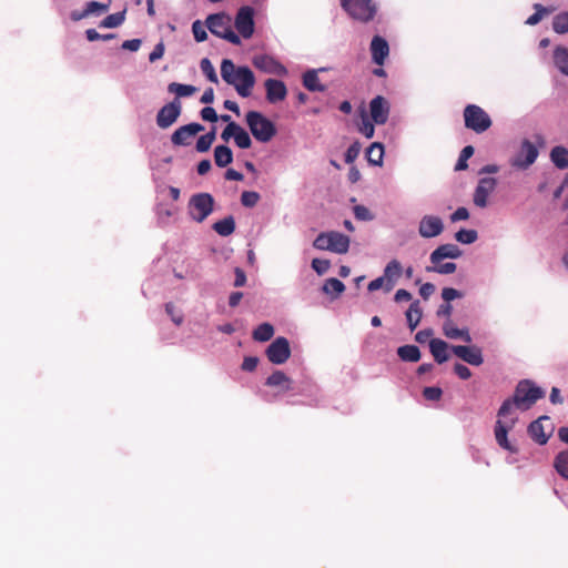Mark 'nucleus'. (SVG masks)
<instances>
[{
  "instance_id": "nucleus-1",
  "label": "nucleus",
  "mask_w": 568,
  "mask_h": 568,
  "mask_svg": "<svg viewBox=\"0 0 568 568\" xmlns=\"http://www.w3.org/2000/svg\"><path fill=\"white\" fill-rule=\"evenodd\" d=\"M516 409H519L518 404L511 397L505 399L498 409V419L494 428V435L498 446L513 454L518 452V447L508 439V432L511 430L518 422Z\"/></svg>"
},
{
  "instance_id": "nucleus-2",
  "label": "nucleus",
  "mask_w": 568,
  "mask_h": 568,
  "mask_svg": "<svg viewBox=\"0 0 568 568\" xmlns=\"http://www.w3.org/2000/svg\"><path fill=\"white\" fill-rule=\"evenodd\" d=\"M221 77L229 85L234 87L237 94L242 98H248L255 85V75L246 67H235L232 60L223 59L221 63Z\"/></svg>"
},
{
  "instance_id": "nucleus-3",
  "label": "nucleus",
  "mask_w": 568,
  "mask_h": 568,
  "mask_svg": "<svg viewBox=\"0 0 568 568\" xmlns=\"http://www.w3.org/2000/svg\"><path fill=\"white\" fill-rule=\"evenodd\" d=\"M245 121L254 139L261 143L270 142L276 134L275 124L258 111H248Z\"/></svg>"
},
{
  "instance_id": "nucleus-4",
  "label": "nucleus",
  "mask_w": 568,
  "mask_h": 568,
  "mask_svg": "<svg viewBox=\"0 0 568 568\" xmlns=\"http://www.w3.org/2000/svg\"><path fill=\"white\" fill-rule=\"evenodd\" d=\"M545 396V390L530 379L520 381L514 392L513 399L521 410L529 409L538 399Z\"/></svg>"
},
{
  "instance_id": "nucleus-5",
  "label": "nucleus",
  "mask_w": 568,
  "mask_h": 568,
  "mask_svg": "<svg viewBox=\"0 0 568 568\" xmlns=\"http://www.w3.org/2000/svg\"><path fill=\"white\" fill-rule=\"evenodd\" d=\"M351 240L347 235L331 231L320 233L313 242V246L320 251H329L336 254H345L349 248Z\"/></svg>"
},
{
  "instance_id": "nucleus-6",
  "label": "nucleus",
  "mask_w": 568,
  "mask_h": 568,
  "mask_svg": "<svg viewBox=\"0 0 568 568\" xmlns=\"http://www.w3.org/2000/svg\"><path fill=\"white\" fill-rule=\"evenodd\" d=\"M213 209L214 199L210 193H196L189 200L187 213L197 223H202L213 212Z\"/></svg>"
},
{
  "instance_id": "nucleus-7",
  "label": "nucleus",
  "mask_w": 568,
  "mask_h": 568,
  "mask_svg": "<svg viewBox=\"0 0 568 568\" xmlns=\"http://www.w3.org/2000/svg\"><path fill=\"white\" fill-rule=\"evenodd\" d=\"M341 6L353 19L362 22L372 21L377 12L372 0H341Z\"/></svg>"
},
{
  "instance_id": "nucleus-8",
  "label": "nucleus",
  "mask_w": 568,
  "mask_h": 568,
  "mask_svg": "<svg viewBox=\"0 0 568 568\" xmlns=\"http://www.w3.org/2000/svg\"><path fill=\"white\" fill-rule=\"evenodd\" d=\"M465 126L476 133H483L491 126L489 114L479 105L468 104L464 109Z\"/></svg>"
},
{
  "instance_id": "nucleus-9",
  "label": "nucleus",
  "mask_w": 568,
  "mask_h": 568,
  "mask_svg": "<svg viewBox=\"0 0 568 568\" xmlns=\"http://www.w3.org/2000/svg\"><path fill=\"white\" fill-rule=\"evenodd\" d=\"M539 155L538 148L528 139H524L520 143L519 150L510 159V165L517 170L529 169Z\"/></svg>"
},
{
  "instance_id": "nucleus-10",
  "label": "nucleus",
  "mask_w": 568,
  "mask_h": 568,
  "mask_svg": "<svg viewBox=\"0 0 568 568\" xmlns=\"http://www.w3.org/2000/svg\"><path fill=\"white\" fill-rule=\"evenodd\" d=\"M182 112V103L180 99L174 98L171 102L164 104L156 114L155 121L156 125L162 129H169L172 126L178 119L180 118Z\"/></svg>"
},
{
  "instance_id": "nucleus-11",
  "label": "nucleus",
  "mask_w": 568,
  "mask_h": 568,
  "mask_svg": "<svg viewBox=\"0 0 568 568\" xmlns=\"http://www.w3.org/2000/svg\"><path fill=\"white\" fill-rule=\"evenodd\" d=\"M267 359L275 365L284 364L291 356V346L286 337H276L265 351Z\"/></svg>"
},
{
  "instance_id": "nucleus-12",
  "label": "nucleus",
  "mask_w": 568,
  "mask_h": 568,
  "mask_svg": "<svg viewBox=\"0 0 568 568\" xmlns=\"http://www.w3.org/2000/svg\"><path fill=\"white\" fill-rule=\"evenodd\" d=\"M110 9V1L106 3L99 1H88L82 9H75L70 12V19L74 22L88 19L98 18L106 13Z\"/></svg>"
},
{
  "instance_id": "nucleus-13",
  "label": "nucleus",
  "mask_w": 568,
  "mask_h": 568,
  "mask_svg": "<svg viewBox=\"0 0 568 568\" xmlns=\"http://www.w3.org/2000/svg\"><path fill=\"white\" fill-rule=\"evenodd\" d=\"M234 26L244 39H250L254 33V9L250 6L241 7L235 16Z\"/></svg>"
},
{
  "instance_id": "nucleus-14",
  "label": "nucleus",
  "mask_w": 568,
  "mask_h": 568,
  "mask_svg": "<svg viewBox=\"0 0 568 568\" xmlns=\"http://www.w3.org/2000/svg\"><path fill=\"white\" fill-rule=\"evenodd\" d=\"M253 65L264 73L274 74L278 77H286L288 73L287 68L275 58L267 54H260L253 58Z\"/></svg>"
},
{
  "instance_id": "nucleus-15",
  "label": "nucleus",
  "mask_w": 568,
  "mask_h": 568,
  "mask_svg": "<svg viewBox=\"0 0 568 568\" xmlns=\"http://www.w3.org/2000/svg\"><path fill=\"white\" fill-rule=\"evenodd\" d=\"M390 113V104L383 95H376L369 102L371 120L377 124L383 125L387 122Z\"/></svg>"
},
{
  "instance_id": "nucleus-16",
  "label": "nucleus",
  "mask_w": 568,
  "mask_h": 568,
  "mask_svg": "<svg viewBox=\"0 0 568 568\" xmlns=\"http://www.w3.org/2000/svg\"><path fill=\"white\" fill-rule=\"evenodd\" d=\"M497 180L495 178L479 179L474 192L473 201L477 207L485 209L488 205V197L495 191Z\"/></svg>"
},
{
  "instance_id": "nucleus-17",
  "label": "nucleus",
  "mask_w": 568,
  "mask_h": 568,
  "mask_svg": "<svg viewBox=\"0 0 568 568\" xmlns=\"http://www.w3.org/2000/svg\"><path fill=\"white\" fill-rule=\"evenodd\" d=\"M444 231V222L437 215H424L418 224V233L424 239H433Z\"/></svg>"
},
{
  "instance_id": "nucleus-18",
  "label": "nucleus",
  "mask_w": 568,
  "mask_h": 568,
  "mask_svg": "<svg viewBox=\"0 0 568 568\" xmlns=\"http://www.w3.org/2000/svg\"><path fill=\"white\" fill-rule=\"evenodd\" d=\"M450 349L458 358L471 366H480L484 363L481 348L476 345H452Z\"/></svg>"
},
{
  "instance_id": "nucleus-19",
  "label": "nucleus",
  "mask_w": 568,
  "mask_h": 568,
  "mask_svg": "<svg viewBox=\"0 0 568 568\" xmlns=\"http://www.w3.org/2000/svg\"><path fill=\"white\" fill-rule=\"evenodd\" d=\"M204 126L201 123L192 122L176 129L171 135V142L176 146H185L190 144V139L202 132Z\"/></svg>"
},
{
  "instance_id": "nucleus-20",
  "label": "nucleus",
  "mask_w": 568,
  "mask_h": 568,
  "mask_svg": "<svg viewBox=\"0 0 568 568\" xmlns=\"http://www.w3.org/2000/svg\"><path fill=\"white\" fill-rule=\"evenodd\" d=\"M264 88L266 91V100L272 104L285 100L287 95V88L281 80L272 78L266 79L264 82Z\"/></svg>"
},
{
  "instance_id": "nucleus-21",
  "label": "nucleus",
  "mask_w": 568,
  "mask_h": 568,
  "mask_svg": "<svg viewBox=\"0 0 568 568\" xmlns=\"http://www.w3.org/2000/svg\"><path fill=\"white\" fill-rule=\"evenodd\" d=\"M463 255V251L458 245L453 243L442 244L436 247L429 255V261L432 264H438L443 262L445 258L456 260Z\"/></svg>"
},
{
  "instance_id": "nucleus-22",
  "label": "nucleus",
  "mask_w": 568,
  "mask_h": 568,
  "mask_svg": "<svg viewBox=\"0 0 568 568\" xmlns=\"http://www.w3.org/2000/svg\"><path fill=\"white\" fill-rule=\"evenodd\" d=\"M329 68L322 67L318 69H308L302 74L303 87L310 92H324L326 85L318 78L320 72H326Z\"/></svg>"
},
{
  "instance_id": "nucleus-23",
  "label": "nucleus",
  "mask_w": 568,
  "mask_h": 568,
  "mask_svg": "<svg viewBox=\"0 0 568 568\" xmlns=\"http://www.w3.org/2000/svg\"><path fill=\"white\" fill-rule=\"evenodd\" d=\"M371 54L374 63L383 65L389 54L388 42L384 38L375 36L371 42Z\"/></svg>"
},
{
  "instance_id": "nucleus-24",
  "label": "nucleus",
  "mask_w": 568,
  "mask_h": 568,
  "mask_svg": "<svg viewBox=\"0 0 568 568\" xmlns=\"http://www.w3.org/2000/svg\"><path fill=\"white\" fill-rule=\"evenodd\" d=\"M205 23L210 32L219 38H222L225 30L231 27L230 20L224 13L210 14Z\"/></svg>"
},
{
  "instance_id": "nucleus-25",
  "label": "nucleus",
  "mask_w": 568,
  "mask_h": 568,
  "mask_svg": "<svg viewBox=\"0 0 568 568\" xmlns=\"http://www.w3.org/2000/svg\"><path fill=\"white\" fill-rule=\"evenodd\" d=\"M444 335L449 339H462L465 343H471L473 338L467 327L458 328L452 320H446L443 324Z\"/></svg>"
},
{
  "instance_id": "nucleus-26",
  "label": "nucleus",
  "mask_w": 568,
  "mask_h": 568,
  "mask_svg": "<svg viewBox=\"0 0 568 568\" xmlns=\"http://www.w3.org/2000/svg\"><path fill=\"white\" fill-rule=\"evenodd\" d=\"M429 352L438 364H443L449 359L448 349L452 347L440 338H432L429 341Z\"/></svg>"
},
{
  "instance_id": "nucleus-27",
  "label": "nucleus",
  "mask_w": 568,
  "mask_h": 568,
  "mask_svg": "<svg viewBox=\"0 0 568 568\" xmlns=\"http://www.w3.org/2000/svg\"><path fill=\"white\" fill-rule=\"evenodd\" d=\"M265 384L271 387H280L282 392H290L293 389L292 379L282 371H275L267 378Z\"/></svg>"
},
{
  "instance_id": "nucleus-28",
  "label": "nucleus",
  "mask_w": 568,
  "mask_h": 568,
  "mask_svg": "<svg viewBox=\"0 0 568 568\" xmlns=\"http://www.w3.org/2000/svg\"><path fill=\"white\" fill-rule=\"evenodd\" d=\"M402 265L397 260H392L384 268L383 277L386 280L385 291L389 292L400 276Z\"/></svg>"
},
{
  "instance_id": "nucleus-29",
  "label": "nucleus",
  "mask_w": 568,
  "mask_h": 568,
  "mask_svg": "<svg viewBox=\"0 0 568 568\" xmlns=\"http://www.w3.org/2000/svg\"><path fill=\"white\" fill-rule=\"evenodd\" d=\"M548 416H541L538 419L530 423L528 426V434L529 436L539 445H545L549 436L545 434L542 420H548Z\"/></svg>"
},
{
  "instance_id": "nucleus-30",
  "label": "nucleus",
  "mask_w": 568,
  "mask_h": 568,
  "mask_svg": "<svg viewBox=\"0 0 568 568\" xmlns=\"http://www.w3.org/2000/svg\"><path fill=\"white\" fill-rule=\"evenodd\" d=\"M550 160L559 170L568 168V149L561 145L554 146L550 151Z\"/></svg>"
},
{
  "instance_id": "nucleus-31",
  "label": "nucleus",
  "mask_w": 568,
  "mask_h": 568,
  "mask_svg": "<svg viewBox=\"0 0 568 568\" xmlns=\"http://www.w3.org/2000/svg\"><path fill=\"white\" fill-rule=\"evenodd\" d=\"M384 145L381 142H374L369 145V148L366 151V158L369 164L375 166H382L383 165V158H384Z\"/></svg>"
},
{
  "instance_id": "nucleus-32",
  "label": "nucleus",
  "mask_w": 568,
  "mask_h": 568,
  "mask_svg": "<svg viewBox=\"0 0 568 568\" xmlns=\"http://www.w3.org/2000/svg\"><path fill=\"white\" fill-rule=\"evenodd\" d=\"M214 161L219 168H225L233 162V152L226 145H217L214 149Z\"/></svg>"
},
{
  "instance_id": "nucleus-33",
  "label": "nucleus",
  "mask_w": 568,
  "mask_h": 568,
  "mask_svg": "<svg viewBox=\"0 0 568 568\" xmlns=\"http://www.w3.org/2000/svg\"><path fill=\"white\" fill-rule=\"evenodd\" d=\"M397 355L403 362L416 363L420 359V351L416 345H403L397 348Z\"/></svg>"
},
{
  "instance_id": "nucleus-34",
  "label": "nucleus",
  "mask_w": 568,
  "mask_h": 568,
  "mask_svg": "<svg viewBox=\"0 0 568 568\" xmlns=\"http://www.w3.org/2000/svg\"><path fill=\"white\" fill-rule=\"evenodd\" d=\"M213 230L221 236H229L235 231V220L229 215L213 224Z\"/></svg>"
},
{
  "instance_id": "nucleus-35",
  "label": "nucleus",
  "mask_w": 568,
  "mask_h": 568,
  "mask_svg": "<svg viewBox=\"0 0 568 568\" xmlns=\"http://www.w3.org/2000/svg\"><path fill=\"white\" fill-rule=\"evenodd\" d=\"M406 320L409 329L414 331L422 320V308L419 305V301L416 300L409 305L406 312Z\"/></svg>"
},
{
  "instance_id": "nucleus-36",
  "label": "nucleus",
  "mask_w": 568,
  "mask_h": 568,
  "mask_svg": "<svg viewBox=\"0 0 568 568\" xmlns=\"http://www.w3.org/2000/svg\"><path fill=\"white\" fill-rule=\"evenodd\" d=\"M554 62L558 70L568 77V49L557 47L554 51Z\"/></svg>"
},
{
  "instance_id": "nucleus-37",
  "label": "nucleus",
  "mask_w": 568,
  "mask_h": 568,
  "mask_svg": "<svg viewBox=\"0 0 568 568\" xmlns=\"http://www.w3.org/2000/svg\"><path fill=\"white\" fill-rule=\"evenodd\" d=\"M215 139H216V128L213 126L210 132L201 135L197 139L196 144H195L196 151L200 153L207 152L211 149Z\"/></svg>"
},
{
  "instance_id": "nucleus-38",
  "label": "nucleus",
  "mask_w": 568,
  "mask_h": 568,
  "mask_svg": "<svg viewBox=\"0 0 568 568\" xmlns=\"http://www.w3.org/2000/svg\"><path fill=\"white\" fill-rule=\"evenodd\" d=\"M274 335V327L270 323H262L253 331V339L256 342H267Z\"/></svg>"
},
{
  "instance_id": "nucleus-39",
  "label": "nucleus",
  "mask_w": 568,
  "mask_h": 568,
  "mask_svg": "<svg viewBox=\"0 0 568 568\" xmlns=\"http://www.w3.org/2000/svg\"><path fill=\"white\" fill-rule=\"evenodd\" d=\"M556 471L566 480H568V450L559 452L554 460Z\"/></svg>"
},
{
  "instance_id": "nucleus-40",
  "label": "nucleus",
  "mask_w": 568,
  "mask_h": 568,
  "mask_svg": "<svg viewBox=\"0 0 568 568\" xmlns=\"http://www.w3.org/2000/svg\"><path fill=\"white\" fill-rule=\"evenodd\" d=\"M322 290L327 295L338 296L345 291V285L342 281L331 277L325 281Z\"/></svg>"
},
{
  "instance_id": "nucleus-41",
  "label": "nucleus",
  "mask_w": 568,
  "mask_h": 568,
  "mask_svg": "<svg viewBox=\"0 0 568 568\" xmlns=\"http://www.w3.org/2000/svg\"><path fill=\"white\" fill-rule=\"evenodd\" d=\"M125 20V10L106 16L99 24L100 28H118Z\"/></svg>"
},
{
  "instance_id": "nucleus-42",
  "label": "nucleus",
  "mask_w": 568,
  "mask_h": 568,
  "mask_svg": "<svg viewBox=\"0 0 568 568\" xmlns=\"http://www.w3.org/2000/svg\"><path fill=\"white\" fill-rule=\"evenodd\" d=\"M168 91L176 94V98L180 99L181 97L192 95L196 91V88L191 84L172 82L168 85Z\"/></svg>"
},
{
  "instance_id": "nucleus-43",
  "label": "nucleus",
  "mask_w": 568,
  "mask_h": 568,
  "mask_svg": "<svg viewBox=\"0 0 568 568\" xmlns=\"http://www.w3.org/2000/svg\"><path fill=\"white\" fill-rule=\"evenodd\" d=\"M552 29L558 34L568 33V12H560L552 20Z\"/></svg>"
},
{
  "instance_id": "nucleus-44",
  "label": "nucleus",
  "mask_w": 568,
  "mask_h": 568,
  "mask_svg": "<svg viewBox=\"0 0 568 568\" xmlns=\"http://www.w3.org/2000/svg\"><path fill=\"white\" fill-rule=\"evenodd\" d=\"M455 239L462 244H473L477 241L478 233L476 230L462 229L455 233Z\"/></svg>"
},
{
  "instance_id": "nucleus-45",
  "label": "nucleus",
  "mask_w": 568,
  "mask_h": 568,
  "mask_svg": "<svg viewBox=\"0 0 568 568\" xmlns=\"http://www.w3.org/2000/svg\"><path fill=\"white\" fill-rule=\"evenodd\" d=\"M456 270H457V265L453 262H446V263L439 262L438 264H433V266L426 267L427 272H435V273H438L442 275L453 274Z\"/></svg>"
},
{
  "instance_id": "nucleus-46",
  "label": "nucleus",
  "mask_w": 568,
  "mask_h": 568,
  "mask_svg": "<svg viewBox=\"0 0 568 568\" xmlns=\"http://www.w3.org/2000/svg\"><path fill=\"white\" fill-rule=\"evenodd\" d=\"M200 68L202 73L207 78L209 81L213 83L219 82L217 74L212 62L207 58H203L200 62Z\"/></svg>"
},
{
  "instance_id": "nucleus-47",
  "label": "nucleus",
  "mask_w": 568,
  "mask_h": 568,
  "mask_svg": "<svg viewBox=\"0 0 568 568\" xmlns=\"http://www.w3.org/2000/svg\"><path fill=\"white\" fill-rule=\"evenodd\" d=\"M474 148L471 145L465 146L455 164V171H464L468 168L467 161L474 154Z\"/></svg>"
},
{
  "instance_id": "nucleus-48",
  "label": "nucleus",
  "mask_w": 568,
  "mask_h": 568,
  "mask_svg": "<svg viewBox=\"0 0 568 568\" xmlns=\"http://www.w3.org/2000/svg\"><path fill=\"white\" fill-rule=\"evenodd\" d=\"M260 200L261 195L255 191H244L241 194V204L245 207H254Z\"/></svg>"
},
{
  "instance_id": "nucleus-49",
  "label": "nucleus",
  "mask_w": 568,
  "mask_h": 568,
  "mask_svg": "<svg viewBox=\"0 0 568 568\" xmlns=\"http://www.w3.org/2000/svg\"><path fill=\"white\" fill-rule=\"evenodd\" d=\"M234 142L240 149H248L252 145L250 134L241 125L237 129Z\"/></svg>"
},
{
  "instance_id": "nucleus-50",
  "label": "nucleus",
  "mask_w": 568,
  "mask_h": 568,
  "mask_svg": "<svg viewBox=\"0 0 568 568\" xmlns=\"http://www.w3.org/2000/svg\"><path fill=\"white\" fill-rule=\"evenodd\" d=\"M375 123L369 120L365 114L362 116V123L358 131L367 139H372L375 134Z\"/></svg>"
},
{
  "instance_id": "nucleus-51",
  "label": "nucleus",
  "mask_w": 568,
  "mask_h": 568,
  "mask_svg": "<svg viewBox=\"0 0 568 568\" xmlns=\"http://www.w3.org/2000/svg\"><path fill=\"white\" fill-rule=\"evenodd\" d=\"M534 9H535V13H532L527 20H526V24L528 26H536L537 23H539L544 17L545 13L548 12V10L546 8H544L541 4L539 3H536L534 6Z\"/></svg>"
},
{
  "instance_id": "nucleus-52",
  "label": "nucleus",
  "mask_w": 568,
  "mask_h": 568,
  "mask_svg": "<svg viewBox=\"0 0 568 568\" xmlns=\"http://www.w3.org/2000/svg\"><path fill=\"white\" fill-rule=\"evenodd\" d=\"M361 149H362V145L358 141H355L354 143H352L345 152V162L348 164L353 163L359 155Z\"/></svg>"
},
{
  "instance_id": "nucleus-53",
  "label": "nucleus",
  "mask_w": 568,
  "mask_h": 568,
  "mask_svg": "<svg viewBox=\"0 0 568 568\" xmlns=\"http://www.w3.org/2000/svg\"><path fill=\"white\" fill-rule=\"evenodd\" d=\"M165 312L175 325H181L183 323V313L176 310L172 303L165 304Z\"/></svg>"
},
{
  "instance_id": "nucleus-54",
  "label": "nucleus",
  "mask_w": 568,
  "mask_h": 568,
  "mask_svg": "<svg viewBox=\"0 0 568 568\" xmlns=\"http://www.w3.org/2000/svg\"><path fill=\"white\" fill-rule=\"evenodd\" d=\"M442 395H443V390L440 387L429 386V387H425L423 389V396L427 400H432V402L439 400Z\"/></svg>"
},
{
  "instance_id": "nucleus-55",
  "label": "nucleus",
  "mask_w": 568,
  "mask_h": 568,
  "mask_svg": "<svg viewBox=\"0 0 568 568\" xmlns=\"http://www.w3.org/2000/svg\"><path fill=\"white\" fill-rule=\"evenodd\" d=\"M192 32H193L194 39L197 42H203L207 38V33L200 20H196L192 23Z\"/></svg>"
},
{
  "instance_id": "nucleus-56",
  "label": "nucleus",
  "mask_w": 568,
  "mask_h": 568,
  "mask_svg": "<svg viewBox=\"0 0 568 568\" xmlns=\"http://www.w3.org/2000/svg\"><path fill=\"white\" fill-rule=\"evenodd\" d=\"M331 266V263L328 260H322V258H313L312 261V268L318 274L324 275Z\"/></svg>"
},
{
  "instance_id": "nucleus-57",
  "label": "nucleus",
  "mask_w": 568,
  "mask_h": 568,
  "mask_svg": "<svg viewBox=\"0 0 568 568\" xmlns=\"http://www.w3.org/2000/svg\"><path fill=\"white\" fill-rule=\"evenodd\" d=\"M463 296L462 292L456 290V288H453V287H444L442 290V298L447 302V303H450L452 301L456 300V298H460Z\"/></svg>"
},
{
  "instance_id": "nucleus-58",
  "label": "nucleus",
  "mask_w": 568,
  "mask_h": 568,
  "mask_svg": "<svg viewBox=\"0 0 568 568\" xmlns=\"http://www.w3.org/2000/svg\"><path fill=\"white\" fill-rule=\"evenodd\" d=\"M354 215L359 221H371L373 219L371 211L364 205H355Z\"/></svg>"
},
{
  "instance_id": "nucleus-59",
  "label": "nucleus",
  "mask_w": 568,
  "mask_h": 568,
  "mask_svg": "<svg viewBox=\"0 0 568 568\" xmlns=\"http://www.w3.org/2000/svg\"><path fill=\"white\" fill-rule=\"evenodd\" d=\"M240 124L230 122L221 133V138L227 142L231 138H235Z\"/></svg>"
},
{
  "instance_id": "nucleus-60",
  "label": "nucleus",
  "mask_w": 568,
  "mask_h": 568,
  "mask_svg": "<svg viewBox=\"0 0 568 568\" xmlns=\"http://www.w3.org/2000/svg\"><path fill=\"white\" fill-rule=\"evenodd\" d=\"M200 114H201V118L207 122H216L219 120V115H217L215 109L212 106H204L201 110Z\"/></svg>"
},
{
  "instance_id": "nucleus-61",
  "label": "nucleus",
  "mask_w": 568,
  "mask_h": 568,
  "mask_svg": "<svg viewBox=\"0 0 568 568\" xmlns=\"http://www.w3.org/2000/svg\"><path fill=\"white\" fill-rule=\"evenodd\" d=\"M454 372L455 374L460 378V379H468L471 377V372L470 369L464 365V364H460V363H456L454 365Z\"/></svg>"
},
{
  "instance_id": "nucleus-62",
  "label": "nucleus",
  "mask_w": 568,
  "mask_h": 568,
  "mask_svg": "<svg viewBox=\"0 0 568 568\" xmlns=\"http://www.w3.org/2000/svg\"><path fill=\"white\" fill-rule=\"evenodd\" d=\"M164 51H165V47H164V43L161 41L158 44H155V47L153 48L152 52L149 55V61L153 63V62L160 60L163 57Z\"/></svg>"
},
{
  "instance_id": "nucleus-63",
  "label": "nucleus",
  "mask_w": 568,
  "mask_h": 568,
  "mask_svg": "<svg viewBox=\"0 0 568 568\" xmlns=\"http://www.w3.org/2000/svg\"><path fill=\"white\" fill-rule=\"evenodd\" d=\"M234 274H235V280H234L233 286L234 287H243L247 281L245 272L241 267H235Z\"/></svg>"
},
{
  "instance_id": "nucleus-64",
  "label": "nucleus",
  "mask_w": 568,
  "mask_h": 568,
  "mask_svg": "<svg viewBox=\"0 0 568 568\" xmlns=\"http://www.w3.org/2000/svg\"><path fill=\"white\" fill-rule=\"evenodd\" d=\"M258 364V358L255 356H246L242 363V369L245 372H253Z\"/></svg>"
}]
</instances>
